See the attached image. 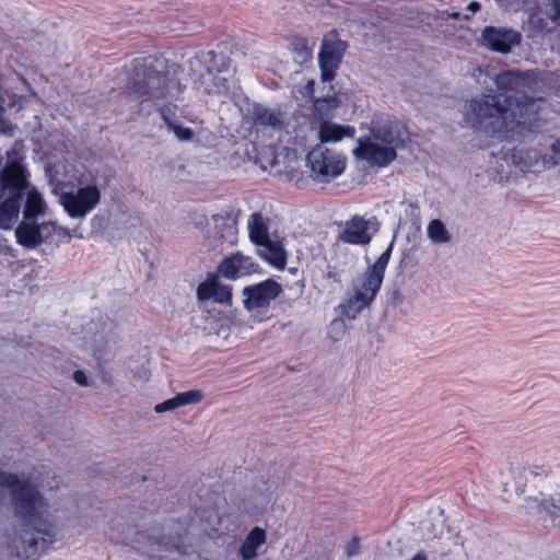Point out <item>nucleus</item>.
<instances>
[{
    "label": "nucleus",
    "instance_id": "nucleus-1",
    "mask_svg": "<svg viewBox=\"0 0 560 560\" xmlns=\"http://www.w3.org/2000/svg\"><path fill=\"white\" fill-rule=\"evenodd\" d=\"M512 97L506 96L504 103L495 94H482L466 102L463 115L465 121L475 130L490 137H509L524 131H535L538 120V106L534 102L517 103L512 108Z\"/></svg>",
    "mask_w": 560,
    "mask_h": 560
},
{
    "label": "nucleus",
    "instance_id": "nucleus-2",
    "mask_svg": "<svg viewBox=\"0 0 560 560\" xmlns=\"http://www.w3.org/2000/svg\"><path fill=\"white\" fill-rule=\"evenodd\" d=\"M0 486L12 490V503L15 512L25 521L28 529H23L15 544V553L33 556L38 550H44L48 541L37 535L52 537L55 535L51 524L48 522V505L38 490L28 481H22L16 474L0 472Z\"/></svg>",
    "mask_w": 560,
    "mask_h": 560
},
{
    "label": "nucleus",
    "instance_id": "nucleus-3",
    "mask_svg": "<svg viewBox=\"0 0 560 560\" xmlns=\"http://www.w3.org/2000/svg\"><path fill=\"white\" fill-rule=\"evenodd\" d=\"M164 68L163 60L152 57L135 59L127 88L130 94L153 101L170 127L176 121V106L161 105L159 102L176 98L183 86L178 79L164 74Z\"/></svg>",
    "mask_w": 560,
    "mask_h": 560
},
{
    "label": "nucleus",
    "instance_id": "nucleus-4",
    "mask_svg": "<svg viewBox=\"0 0 560 560\" xmlns=\"http://www.w3.org/2000/svg\"><path fill=\"white\" fill-rule=\"evenodd\" d=\"M406 137L405 126L399 121L377 122L369 137L358 139L353 154L370 166L386 167L397 158V150L405 147Z\"/></svg>",
    "mask_w": 560,
    "mask_h": 560
},
{
    "label": "nucleus",
    "instance_id": "nucleus-5",
    "mask_svg": "<svg viewBox=\"0 0 560 560\" xmlns=\"http://www.w3.org/2000/svg\"><path fill=\"white\" fill-rule=\"evenodd\" d=\"M393 247L394 240L377 260L370 266L362 276L358 277L353 281L352 293H350L345 302L339 305L341 314L348 319H354L374 301L383 283Z\"/></svg>",
    "mask_w": 560,
    "mask_h": 560
},
{
    "label": "nucleus",
    "instance_id": "nucleus-6",
    "mask_svg": "<svg viewBox=\"0 0 560 560\" xmlns=\"http://www.w3.org/2000/svg\"><path fill=\"white\" fill-rule=\"evenodd\" d=\"M0 170V189L7 198L0 202V229L10 230L19 219L23 192L27 186V170L15 154H9Z\"/></svg>",
    "mask_w": 560,
    "mask_h": 560
},
{
    "label": "nucleus",
    "instance_id": "nucleus-7",
    "mask_svg": "<svg viewBox=\"0 0 560 560\" xmlns=\"http://www.w3.org/2000/svg\"><path fill=\"white\" fill-rule=\"evenodd\" d=\"M189 68L191 80L206 93L228 92V81L221 77L230 68V60L224 55L213 50L201 52L189 60Z\"/></svg>",
    "mask_w": 560,
    "mask_h": 560
},
{
    "label": "nucleus",
    "instance_id": "nucleus-8",
    "mask_svg": "<svg viewBox=\"0 0 560 560\" xmlns=\"http://www.w3.org/2000/svg\"><path fill=\"white\" fill-rule=\"evenodd\" d=\"M311 176L315 182L329 183L339 177L346 168V158L325 145H315L306 156Z\"/></svg>",
    "mask_w": 560,
    "mask_h": 560
},
{
    "label": "nucleus",
    "instance_id": "nucleus-9",
    "mask_svg": "<svg viewBox=\"0 0 560 560\" xmlns=\"http://www.w3.org/2000/svg\"><path fill=\"white\" fill-rule=\"evenodd\" d=\"M282 292V287L273 279H267L259 283L247 285L243 289L244 306L245 308L257 318L262 320V315L268 312V308L273 300H276Z\"/></svg>",
    "mask_w": 560,
    "mask_h": 560
},
{
    "label": "nucleus",
    "instance_id": "nucleus-10",
    "mask_svg": "<svg viewBox=\"0 0 560 560\" xmlns=\"http://www.w3.org/2000/svg\"><path fill=\"white\" fill-rule=\"evenodd\" d=\"M101 200V190L95 184H88L77 190L60 195L59 201L72 219H83L96 208Z\"/></svg>",
    "mask_w": 560,
    "mask_h": 560
},
{
    "label": "nucleus",
    "instance_id": "nucleus-11",
    "mask_svg": "<svg viewBox=\"0 0 560 560\" xmlns=\"http://www.w3.org/2000/svg\"><path fill=\"white\" fill-rule=\"evenodd\" d=\"M346 48L347 44L337 38L335 32L325 35L318 54L322 80L324 82H330L334 80L336 70L341 62Z\"/></svg>",
    "mask_w": 560,
    "mask_h": 560
},
{
    "label": "nucleus",
    "instance_id": "nucleus-12",
    "mask_svg": "<svg viewBox=\"0 0 560 560\" xmlns=\"http://www.w3.org/2000/svg\"><path fill=\"white\" fill-rule=\"evenodd\" d=\"M376 230L374 218L365 219L362 215H354L343 223L338 240L351 245H368Z\"/></svg>",
    "mask_w": 560,
    "mask_h": 560
},
{
    "label": "nucleus",
    "instance_id": "nucleus-13",
    "mask_svg": "<svg viewBox=\"0 0 560 560\" xmlns=\"http://www.w3.org/2000/svg\"><path fill=\"white\" fill-rule=\"evenodd\" d=\"M522 35L511 27L486 26L480 35V43L490 50L509 52L521 43Z\"/></svg>",
    "mask_w": 560,
    "mask_h": 560
},
{
    "label": "nucleus",
    "instance_id": "nucleus-14",
    "mask_svg": "<svg viewBox=\"0 0 560 560\" xmlns=\"http://www.w3.org/2000/svg\"><path fill=\"white\" fill-rule=\"evenodd\" d=\"M495 85L499 90V94H495V96H500L501 97V102L504 103V98L506 96H511L512 97V108L516 112V114L518 115V109L515 108V105L517 103H523L525 101H530V102H535L534 98L529 97V96H526V95H521V92L523 91V89L525 88V79L522 77V74H520L518 72L516 71H506V72H503L501 74H498L495 77Z\"/></svg>",
    "mask_w": 560,
    "mask_h": 560
},
{
    "label": "nucleus",
    "instance_id": "nucleus-15",
    "mask_svg": "<svg viewBox=\"0 0 560 560\" xmlns=\"http://www.w3.org/2000/svg\"><path fill=\"white\" fill-rule=\"evenodd\" d=\"M241 210L229 206L212 215L217 234L229 244H234L237 235V224Z\"/></svg>",
    "mask_w": 560,
    "mask_h": 560
},
{
    "label": "nucleus",
    "instance_id": "nucleus-16",
    "mask_svg": "<svg viewBox=\"0 0 560 560\" xmlns=\"http://www.w3.org/2000/svg\"><path fill=\"white\" fill-rule=\"evenodd\" d=\"M256 270V264L252 257L236 253L224 258L219 265V272L224 278L235 279L249 275Z\"/></svg>",
    "mask_w": 560,
    "mask_h": 560
},
{
    "label": "nucleus",
    "instance_id": "nucleus-17",
    "mask_svg": "<svg viewBox=\"0 0 560 560\" xmlns=\"http://www.w3.org/2000/svg\"><path fill=\"white\" fill-rule=\"evenodd\" d=\"M257 253L264 261L279 270L285 268L288 253L282 240L269 238L257 245Z\"/></svg>",
    "mask_w": 560,
    "mask_h": 560
},
{
    "label": "nucleus",
    "instance_id": "nucleus-18",
    "mask_svg": "<svg viewBox=\"0 0 560 560\" xmlns=\"http://www.w3.org/2000/svg\"><path fill=\"white\" fill-rule=\"evenodd\" d=\"M199 301L212 300L218 303H230L232 299V287L220 282L217 278H208L197 288Z\"/></svg>",
    "mask_w": 560,
    "mask_h": 560
},
{
    "label": "nucleus",
    "instance_id": "nucleus-19",
    "mask_svg": "<svg viewBox=\"0 0 560 560\" xmlns=\"http://www.w3.org/2000/svg\"><path fill=\"white\" fill-rule=\"evenodd\" d=\"M252 118L258 131L276 132L283 127L280 112L272 110L261 104L253 105Z\"/></svg>",
    "mask_w": 560,
    "mask_h": 560
},
{
    "label": "nucleus",
    "instance_id": "nucleus-20",
    "mask_svg": "<svg viewBox=\"0 0 560 560\" xmlns=\"http://www.w3.org/2000/svg\"><path fill=\"white\" fill-rule=\"evenodd\" d=\"M355 128L349 125H340L330 120H323L317 129L319 144L336 143L345 138H352Z\"/></svg>",
    "mask_w": 560,
    "mask_h": 560
},
{
    "label": "nucleus",
    "instance_id": "nucleus-21",
    "mask_svg": "<svg viewBox=\"0 0 560 560\" xmlns=\"http://www.w3.org/2000/svg\"><path fill=\"white\" fill-rule=\"evenodd\" d=\"M30 175L27 174V178ZM23 217L25 220H36L38 217L45 214L46 202L42 194L34 187L31 186L27 179V186L23 192Z\"/></svg>",
    "mask_w": 560,
    "mask_h": 560
},
{
    "label": "nucleus",
    "instance_id": "nucleus-22",
    "mask_svg": "<svg viewBox=\"0 0 560 560\" xmlns=\"http://www.w3.org/2000/svg\"><path fill=\"white\" fill-rule=\"evenodd\" d=\"M203 398V394L199 389H191L184 393H178L174 397L166 399L160 404H156L154 411L156 413H163L177 409L179 407L199 404Z\"/></svg>",
    "mask_w": 560,
    "mask_h": 560
},
{
    "label": "nucleus",
    "instance_id": "nucleus-23",
    "mask_svg": "<svg viewBox=\"0 0 560 560\" xmlns=\"http://www.w3.org/2000/svg\"><path fill=\"white\" fill-rule=\"evenodd\" d=\"M15 237L20 245L35 248L40 245V224L35 220H23L15 229Z\"/></svg>",
    "mask_w": 560,
    "mask_h": 560
},
{
    "label": "nucleus",
    "instance_id": "nucleus-24",
    "mask_svg": "<svg viewBox=\"0 0 560 560\" xmlns=\"http://www.w3.org/2000/svg\"><path fill=\"white\" fill-rule=\"evenodd\" d=\"M269 219L261 212H253L247 221L248 236L254 245H259L271 238L269 234Z\"/></svg>",
    "mask_w": 560,
    "mask_h": 560
},
{
    "label": "nucleus",
    "instance_id": "nucleus-25",
    "mask_svg": "<svg viewBox=\"0 0 560 560\" xmlns=\"http://www.w3.org/2000/svg\"><path fill=\"white\" fill-rule=\"evenodd\" d=\"M72 238L71 232L56 222H44L40 224V244H50L59 246Z\"/></svg>",
    "mask_w": 560,
    "mask_h": 560
},
{
    "label": "nucleus",
    "instance_id": "nucleus-26",
    "mask_svg": "<svg viewBox=\"0 0 560 560\" xmlns=\"http://www.w3.org/2000/svg\"><path fill=\"white\" fill-rule=\"evenodd\" d=\"M266 541V533L260 527L253 528L243 541L240 553L244 560H252L257 556V549Z\"/></svg>",
    "mask_w": 560,
    "mask_h": 560
},
{
    "label": "nucleus",
    "instance_id": "nucleus-27",
    "mask_svg": "<svg viewBox=\"0 0 560 560\" xmlns=\"http://www.w3.org/2000/svg\"><path fill=\"white\" fill-rule=\"evenodd\" d=\"M427 234L434 244H446L451 241V235L440 219H434L428 224Z\"/></svg>",
    "mask_w": 560,
    "mask_h": 560
},
{
    "label": "nucleus",
    "instance_id": "nucleus-28",
    "mask_svg": "<svg viewBox=\"0 0 560 560\" xmlns=\"http://www.w3.org/2000/svg\"><path fill=\"white\" fill-rule=\"evenodd\" d=\"M539 509L549 515L553 526L560 527V495L544 499Z\"/></svg>",
    "mask_w": 560,
    "mask_h": 560
},
{
    "label": "nucleus",
    "instance_id": "nucleus-29",
    "mask_svg": "<svg viewBox=\"0 0 560 560\" xmlns=\"http://www.w3.org/2000/svg\"><path fill=\"white\" fill-rule=\"evenodd\" d=\"M538 7L553 25H560V0H538Z\"/></svg>",
    "mask_w": 560,
    "mask_h": 560
},
{
    "label": "nucleus",
    "instance_id": "nucleus-30",
    "mask_svg": "<svg viewBox=\"0 0 560 560\" xmlns=\"http://www.w3.org/2000/svg\"><path fill=\"white\" fill-rule=\"evenodd\" d=\"M346 331V326L342 319H334L328 328V335L334 340H339L343 337Z\"/></svg>",
    "mask_w": 560,
    "mask_h": 560
},
{
    "label": "nucleus",
    "instance_id": "nucleus-31",
    "mask_svg": "<svg viewBox=\"0 0 560 560\" xmlns=\"http://www.w3.org/2000/svg\"><path fill=\"white\" fill-rule=\"evenodd\" d=\"M294 47L302 62L312 58V49L307 46L305 38L295 39Z\"/></svg>",
    "mask_w": 560,
    "mask_h": 560
},
{
    "label": "nucleus",
    "instance_id": "nucleus-32",
    "mask_svg": "<svg viewBox=\"0 0 560 560\" xmlns=\"http://www.w3.org/2000/svg\"><path fill=\"white\" fill-rule=\"evenodd\" d=\"M168 129L172 130L175 133L176 138H178L179 140H190L194 136V132L190 128L183 127L176 124V121L172 122Z\"/></svg>",
    "mask_w": 560,
    "mask_h": 560
},
{
    "label": "nucleus",
    "instance_id": "nucleus-33",
    "mask_svg": "<svg viewBox=\"0 0 560 560\" xmlns=\"http://www.w3.org/2000/svg\"><path fill=\"white\" fill-rule=\"evenodd\" d=\"M359 552H360V541L357 537H353L347 542V545L345 547V553L348 557H353V556L359 555Z\"/></svg>",
    "mask_w": 560,
    "mask_h": 560
},
{
    "label": "nucleus",
    "instance_id": "nucleus-34",
    "mask_svg": "<svg viewBox=\"0 0 560 560\" xmlns=\"http://www.w3.org/2000/svg\"><path fill=\"white\" fill-rule=\"evenodd\" d=\"M518 156L516 154L513 155V163L522 171V172H527L530 170V167L533 166V163L532 162H522L521 159L517 160Z\"/></svg>",
    "mask_w": 560,
    "mask_h": 560
},
{
    "label": "nucleus",
    "instance_id": "nucleus-35",
    "mask_svg": "<svg viewBox=\"0 0 560 560\" xmlns=\"http://www.w3.org/2000/svg\"><path fill=\"white\" fill-rule=\"evenodd\" d=\"M73 380L81 386H85L88 384V377L83 371H75L73 373Z\"/></svg>",
    "mask_w": 560,
    "mask_h": 560
},
{
    "label": "nucleus",
    "instance_id": "nucleus-36",
    "mask_svg": "<svg viewBox=\"0 0 560 560\" xmlns=\"http://www.w3.org/2000/svg\"><path fill=\"white\" fill-rule=\"evenodd\" d=\"M551 152L560 158V137L556 138L552 143L550 144Z\"/></svg>",
    "mask_w": 560,
    "mask_h": 560
},
{
    "label": "nucleus",
    "instance_id": "nucleus-37",
    "mask_svg": "<svg viewBox=\"0 0 560 560\" xmlns=\"http://www.w3.org/2000/svg\"><path fill=\"white\" fill-rule=\"evenodd\" d=\"M168 545L182 552V544L179 538H170L168 541L165 542V547Z\"/></svg>",
    "mask_w": 560,
    "mask_h": 560
},
{
    "label": "nucleus",
    "instance_id": "nucleus-38",
    "mask_svg": "<svg viewBox=\"0 0 560 560\" xmlns=\"http://www.w3.org/2000/svg\"><path fill=\"white\" fill-rule=\"evenodd\" d=\"M501 7L508 9V8H512L513 5H515L518 0H495Z\"/></svg>",
    "mask_w": 560,
    "mask_h": 560
},
{
    "label": "nucleus",
    "instance_id": "nucleus-39",
    "mask_svg": "<svg viewBox=\"0 0 560 560\" xmlns=\"http://www.w3.org/2000/svg\"><path fill=\"white\" fill-rule=\"evenodd\" d=\"M481 8V4L477 1H471L468 5H467V10L471 13V14H475L477 11H479Z\"/></svg>",
    "mask_w": 560,
    "mask_h": 560
},
{
    "label": "nucleus",
    "instance_id": "nucleus-40",
    "mask_svg": "<svg viewBox=\"0 0 560 560\" xmlns=\"http://www.w3.org/2000/svg\"><path fill=\"white\" fill-rule=\"evenodd\" d=\"M149 542L151 544V546H156V548H153V551H156V550L161 549L162 546H165L164 539L156 540V539H153L152 537H149Z\"/></svg>",
    "mask_w": 560,
    "mask_h": 560
},
{
    "label": "nucleus",
    "instance_id": "nucleus-41",
    "mask_svg": "<svg viewBox=\"0 0 560 560\" xmlns=\"http://www.w3.org/2000/svg\"><path fill=\"white\" fill-rule=\"evenodd\" d=\"M532 23H538V24H539V27H540L541 30H549V27H548L547 23H544V21H542V20H537V21H536V16H535V15H532Z\"/></svg>",
    "mask_w": 560,
    "mask_h": 560
},
{
    "label": "nucleus",
    "instance_id": "nucleus-42",
    "mask_svg": "<svg viewBox=\"0 0 560 560\" xmlns=\"http://www.w3.org/2000/svg\"><path fill=\"white\" fill-rule=\"evenodd\" d=\"M410 560H427V557L423 553H417L412 559Z\"/></svg>",
    "mask_w": 560,
    "mask_h": 560
},
{
    "label": "nucleus",
    "instance_id": "nucleus-43",
    "mask_svg": "<svg viewBox=\"0 0 560 560\" xmlns=\"http://www.w3.org/2000/svg\"><path fill=\"white\" fill-rule=\"evenodd\" d=\"M327 277H328V278H334V279H335V281H337V279L335 278V275H332L331 272H328V273H327Z\"/></svg>",
    "mask_w": 560,
    "mask_h": 560
}]
</instances>
